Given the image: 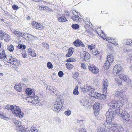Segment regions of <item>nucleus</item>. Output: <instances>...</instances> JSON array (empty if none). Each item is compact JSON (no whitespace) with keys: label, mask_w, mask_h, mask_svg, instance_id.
<instances>
[{"label":"nucleus","mask_w":132,"mask_h":132,"mask_svg":"<svg viewBox=\"0 0 132 132\" xmlns=\"http://www.w3.org/2000/svg\"><path fill=\"white\" fill-rule=\"evenodd\" d=\"M26 128L22 126L19 127H15V130L17 132H24Z\"/></svg>","instance_id":"nucleus-17"},{"label":"nucleus","mask_w":132,"mask_h":132,"mask_svg":"<svg viewBox=\"0 0 132 132\" xmlns=\"http://www.w3.org/2000/svg\"><path fill=\"white\" fill-rule=\"evenodd\" d=\"M94 111V114L95 116H96L99 113L98 112L99 111Z\"/></svg>","instance_id":"nucleus-63"},{"label":"nucleus","mask_w":132,"mask_h":132,"mask_svg":"<svg viewBox=\"0 0 132 132\" xmlns=\"http://www.w3.org/2000/svg\"><path fill=\"white\" fill-rule=\"evenodd\" d=\"M119 113L121 114L122 118L123 120L128 121L130 119V116L127 112L121 110L119 111Z\"/></svg>","instance_id":"nucleus-3"},{"label":"nucleus","mask_w":132,"mask_h":132,"mask_svg":"<svg viewBox=\"0 0 132 132\" xmlns=\"http://www.w3.org/2000/svg\"><path fill=\"white\" fill-rule=\"evenodd\" d=\"M102 33L101 34V36L104 39H106V36H105V34L102 31Z\"/></svg>","instance_id":"nucleus-57"},{"label":"nucleus","mask_w":132,"mask_h":132,"mask_svg":"<svg viewBox=\"0 0 132 132\" xmlns=\"http://www.w3.org/2000/svg\"><path fill=\"white\" fill-rule=\"evenodd\" d=\"M79 132H86L84 128H79Z\"/></svg>","instance_id":"nucleus-50"},{"label":"nucleus","mask_w":132,"mask_h":132,"mask_svg":"<svg viewBox=\"0 0 132 132\" xmlns=\"http://www.w3.org/2000/svg\"><path fill=\"white\" fill-rule=\"evenodd\" d=\"M123 44L126 45H129L130 46H132V42L130 39H127L123 40Z\"/></svg>","instance_id":"nucleus-25"},{"label":"nucleus","mask_w":132,"mask_h":132,"mask_svg":"<svg viewBox=\"0 0 132 132\" xmlns=\"http://www.w3.org/2000/svg\"><path fill=\"white\" fill-rule=\"evenodd\" d=\"M42 46L43 47H44L46 49H48L49 48V45L47 43H43L42 44Z\"/></svg>","instance_id":"nucleus-41"},{"label":"nucleus","mask_w":132,"mask_h":132,"mask_svg":"<svg viewBox=\"0 0 132 132\" xmlns=\"http://www.w3.org/2000/svg\"><path fill=\"white\" fill-rule=\"evenodd\" d=\"M81 57L85 61L87 60L90 58V55L88 52L83 51L80 54Z\"/></svg>","instance_id":"nucleus-8"},{"label":"nucleus","mask_w":132,"mask_h":132,"mask_svg":"<svg viewBox=\"0 0 132 132\" xmlns=\"http://www.w3.org/2000/svg\"><path fill=\"white\" fill-rule=\"evenodd\" d=\"M109 125L108 128H107L109 130V131L110 130H113L114 131H117L118 130L117 128L116 125L114 124H109Z\"/></svg>","instance_id":"nucleus-15"},{"label":"nucleus","mask_w":132,"mask_h":132,"mask_svg":"<svg viewBox=\"0 0 132 132\" xmlns=\"http://www.w3.org/2000/svg\"><path fill=\"white\" fill-rule=\"evenodd\" d=\"M81 67L84 69H86V68L85 66V65L84 63H82L81 64Z\"/></svg>","instance_id":"nucleus-51"},{"label":"nucleus","mask_w":132,"mask_h":132,"mask_svg":"<svg viewBox=\"0 0 132 132\" xmlns=\"http://www.w3.org/2000/svg\"><path fill=\"white\" fill-rule=\"evenodd\" d=\"M104 128L101 127H98L97 129V132H109V130L108 129L106 126L103 127Z\"/></svg>","instance_id":"nucleus-16"},{"label":"nucleus","mask_w":132,"mask_h":132,"mask_svg":"<svg viewBox=\"0 0 132 132\" xmlns=\"http://www.w3.org/2000/svg\"><path fill=\"white\" fill-rule=\"evenodd\" d=\"M117 104V108H119L120 106H121L123 105V104L120 101H116V104Z\"/></svg>","instance_id":"nucleus-39"},{"label":"nucleus","mask_w":132,"mask_h":132,"mask_svg":"<svg viewBox=\"0 0 132 132\" xmlns=\"http://www.w3.org/2000/svg\"><path fill=\"white\" fill-rule=\"evenodd\" d=\"M76 61V60L74 58H69L66 60V61L69 62H75Z\"/></svg>","instance_id":"nucleus-40"},{"label":"nucleus","mask_w":132,"mask_h":132,"mask_svg":"<svg viewBox=\"0 0 132 132\" xmlns=\"http://www.w3.org/2000/svg\"><path fill=\"white\" fill-rule=\"evenodd\" d=\"M12 7L14 10H17L18 9V6L15 5H13Z\"/></svg>","instance_id":"nucleus-59"},{"label":"nucleus","mask_w":132,"mask_h":132,"mask_svg":"<svg viewBox=\"0 0 132 132\" xmlns=\"http://www.w3.org/2000/svg\"><path fill=\"white\" fill-rule=\"evenodd\" d=\"M14 88L15 90L19 92H21L22 90L21 85L20 84L18 85L16 84L14 86Z\"/></svg>","instance_id":"nucleus-21"},{"label":"nucleus","mask_w":132,"mask_h":132,"mask_svg":"<svg viewBox=\"0 0 132 132\" xmlns=\"http://www.w3.org/2000/svg\"><path fill=\"white\" fill-rule=\"evenodd\" d=\"M13 121L16 125V127H19L22 126L21 122L19 120L14 119L13 120Z\"/></svg>","instance_id":"nucleus-30"},{"label":"nucleus","mask_w":132,"mask_h":132,"mask_svg":"<svg viewBox=\"0 0 132 132\" xmlns=\"http://www.w3.org/2000/svg\"><path fill=\"white\" fill-rule=\"evenodd\" d=\"M107 61L112 63L114 61L113 56L112 54H109L107 57Z\"/></svg>","instance_id":"nucleus-20"},{"label":"nucleus","mask_w":132,"mask_h":132,"mask_svg":"<svg viewBox=\"0 0 132 132\" xmlns=\"http://www.w3.org/2000/svg\"><path fill=\"white\" fill-rule=\"evenodd\" d=\"M54 87L51 86H47L46 89L50 91H52L54 93V91L55 90V89H54Z\"/></svg>","instance_id":"nucleus-37"},{"label":"nucleus","mask_w":132,"mask_h":132,"mask_svg":"<svg viewBox=\"0 0 132 132\" xmlns=\"http://www.w3.org/2000/svg\"><path fill=\"white\" fill-rule=\"evenodd\" d=\"M78 76V73L77 72H76L73 75V78L76 79L77 78Z\"/></svg>","instance_id":"nucleus-53"},{"label":"nucleus","mask_w":132,"mask_h":132,"mask_svg":"<svg viewBox=\"0 0 132 132\" xmlns=\"http://www.w3.org/2000/svg\"><path fill=\"white\" fill-rule=\"evenodd\" d=\"M88 48L90 50H92L93 48V45L92 44L88 46Z\"/></svg>","instance_id":"nucleus-60"},{"label":"nucleus","mask_w":132,"mask_h":132,"mask_svg":"<svg viewBox=\"0 0 132 132\" xmlns=\"http://www.w3.org/2000/svg\"><path fill=\"white\" fill-rule=\"evenodd\" d=\"M78 86H76L73 91V93L75 95H78L79 92L78 90Z\"/></svg>","instance_id":"nucleus-36"},{"label":"nucleus","mask_w":132,"mask_h":132,"mask_svg":"<svg viewBox=\"0 0 132 132\" xmlns=\"http://www.w3.org/2000/svg\"><path fill=\"white\" fill-rule=\"evenodd\" d=\"M103 87L107 88L108 85V81L107 79H104L103 80Z\"/></svg>","instance_id":"nucleus-27"},{"label":"nucleus","mask_w":132,"mask_h":132,"mask_svg":"<svg viewBox=\"0 0 132 132\" xmlns=\"http://www.w3.org/2000/svg\"><path fill=\"white\" fill-rule=\"evenodd\" d=\"M115 39H114L113 40L112 39V40L111 41V42H110V43H111L114 44V45H117V44L115 42Z\"/></svg>","instance_id":"nucleus-58"},{"label":"nucleus","mask_w":132,"mask_h":132,"mask_svg":"<svg viewBox=\"0 0 132 132\" xmlns=\"http://www.w3.org/2000/svg\"><path fill=\"white\" fill-rule=\"evenodd\" d=\"M3 38L5 40H7L10 38V36L6 33H3L2 31L0 36V39H2Z\"/></svg>","instance_id":"nucleus-12"},{"label":"nucleus","mask_w":132,"mask_h":132,"mask_svg":"<svg viewBox=\"0 0 132 132\" xmlns=\"http://www.w3.org/2000/svg\"><path fill=\"white\" fill-rule=\"evenodd\" d=\"M57 20L59 21L62 22L68 21L66 18L64 16H61L58 18Z\"/></svg>","instance_id":"nucleus-28"},{"label":"nucleus","mask_w":132,"mask_h":132,"mask_svg":"<svg viewBox=\"0 0 132 132\" xmlns=\"http://www.w3.org/2000/svg\"><path fill=\"white\" fill-rule=\"evenodd\" d=\"M105 93H103V94H101V100L102 99H105L106 98V96L104 95Z\"/></svg>","instance_id":"nucleus-55"},{"label":"nucleus","mask_w":132,"mask_h":132,"mask_svg":"<svg viewBox=\"0 0 132 132\" xmlns=\"http://www.w3.org/2000/svg\"><path fill=\"white\" fill-rule=\"evenodd\" d=\"M7 49L11 52H12L14 50V47L11 44L7 45Z\"/></svg>","instance_id":"nucleus-33"},{"label":"nucleus","mask_w":132,"mask_h":132,"mask_svg":"<svg viewBox=\"0 0 132 132\" xmlns=\"http://www.w3.org/2000/svg\"><path fill=\"white\" fill-rule=\"evenodd\" d=\"M0 118L6 120H9V118L6 117L5 114L2 112H0Z\"/></svg>","instance_id":"nucleus-23"},{"label":"nucleus","mask_w":132,"mask_h":132,"mask_svg":"<svg viewBox=\"0 0 132 132\" xmlns=\"http://www.w3.org/2000/svg\"><path fill=\"white\" fill-rule=\"evenodd\" d=\"M120 79L128 83L129 84H131V80L128 77L124 75L123 74H121L119 76Z\"/></svg>","instance_id":"nucleus-7"},{"label":"nucleus","mask_w":132,"mask_h":132,"mask_svg":"<svg viewBox=\"0 0 132 132\" xmlns=\"http://www.w3.org/2000/svg\"><path fill=\"white\" fill-rule=\"evenodd\" d=\"M73 44L75 46L77 47H79L80 46L83 47H84L85 46L84 45L82 42L78 39L74 42Z\"/></svg>","instance_id":"nucleus-13"},{"label":"nucleus","mask_w":132,"mask_h":132,"mask_svg":"<svg viewBox=\"0 0 132 132\" xmlns=\"http://www.w3.org/2000/svg\"><path fill=\"white\" fill-rule=\"evenodd\" d=\"M95 89L92 87L90 86V88H89V90H88V92L92 93L95 90Z\"/></svg>","instance_id":"nucleus-47"},{"label":"nucleus","mask_w":132,"mask_h":132,"mask_svg":"<svg viewBox=\"0 0 132 132\" xmlns=\"http://www.w3.org/2000/svg\"><path fill=\"white\" fill-rule=\"evenodd\" d=\"M117 104H116V101H113L109 104V105L110 106L109 108L112 109V110H113L115 108H117Z\"/></svg>","instance_id":"nucleus-18"},{"label":"nucleus","mask_w":132,"mask_h":132,"mask_svg":"<svg viewBox=\"0 0 132 132\" xmlns=\"http://www.w3.org/2000/svg\"><path fill=\"white\" fill-rule=\"evenodd\" d=\"M112 39H111L109 37H108L106 39V40L108 41L109 43H110L111 42Z\"/></svg>","instance_id":"nucleus-62"},{"label":"nucleus","mask_w":132,"mask_h":132,"mask_svg":"<svg viewBox=\"0 0 132 132\" xmlns=\"http://www.w3.org/2000/svg\"><path fill=\"white\" fill-rule=\"evenodd\" d=\"M74 67L73 65L70 63H67L66 64V67L69 69H72Z\"/></svg>","instance_id":"nucleus-35"},{"label":"nucleus","mask_w":132,"mask_h":132,"mask_svg":"<svg viewBox=\"0 0 132 132\" xmlns=\"http://www.w3.org/2000/svg\"><path fill=\"white\" fill-rule=\"evenodd\" d=\"M72 27L75 29H78L79 28V26L77 24H73L72 25Z\"/></svg>","instance_id":"nucleus-43"},{"label":"nucleus","mask_w":132,"mask_h":132,"mask_svg":"<svg viewBox=\"0 0 132 132\" xmlns=\"http://www.w3.org/2000/svg\"><path fill=\"white\" fill-rule=\"evenodd\" d=\"M100 106V103L98 102L96 103H95L93 106V109L94 111H99Z\"/></svg>","instance_id":"nucleus-22"},{"label":"nucleus","mask_w":132,"mask_h":132,"mask_svg":"<svg viewBox=\"0 0 132 132\" xmlns=\"http://www.w3.org/2000/svg\"><path fill=\"white\" fill-rule=\"evenodd\" d=\"M5 108L8 110H11L12 113L18 117L21 118L23 116V113L19 106L14 105H7L5 106Z\"/></svg>","instance_id":"nucleus-1"},{"label":"nucleus","mask_w":132,"mask_h":132,"mask_svg":"<svg viewBox=\"0 0 132 132\" xmlns=\"http://www.w3.org/2000/svg\"><path fill=\"white\" fill-rule=\"evenodd\" d=\"M13 33L17 37H23L22 33L20 32L15 30L14 31Z\"/></svg>","instance_id":"nucleus-32"},{"label":"nucleus","mask_w":132,"mask_h":132,"mask_svg":"<svg viewBox=\"0 0 132 132\" xmlns=\"http://www.w3.org/2000/svg\"><path fill=\"white\" fill-rule=\"evenodd\" d=\"M97 95L96 96V98H98V99H99L101 100V94H99V93H97Z\"/></svg>","instance_id":"nucleus-56"},{"label":"nucleus","mask_w":132,"mask_h":132,"mask_svg":"<svg viewBox=\"0 0 132 132\" xmlns=\"http://www.w3.org/2000/svg\"><path fill=\"white\" fill-rule=\"evenodd\" d=\"M88 68L89 71L94 73L96 74L98 72V69L96 68L93 64H89L88 65Z\"/></svg>","instance_id":"nucleus-5"},{"label":"nucleus","mask_w":132,"mask_h":132,"mask_svg":"<svg viewBox=\"0 0 132 132\" xmlns=\"http://www.w3.org/2000/svg\"><path fill=\"white\" fill-rule=\"evenodd\" d=\"M62 104V101H61L60 99L56 100L54 105V107L52 108L53 110L56 112L59 111L61 108Z\"/></svg>","instance_id":"nucleus-2"},{"label":"nucleus","mask_w":132,"mask_h":132,"mask_svg":"<svg viewBox=\"0 0 132 132\" xmlns=\"http://www.w3.org/2000/svg\"><path fill=\"white\" fill-rule=\"evenodd\" d=\"M58 74V75L60 77H62L63 76V72L61 71H60L59 72Z\"/></svg>","instance_id":"nucleus-54"},{"label":"nucleus","mask_w":132,"mask_h":132,"mask_svg":"<svg viewBox=\"0 0 132 132\" xmlns=\"http://www.w3.org/2000/svg\"><path fill=\"white\" fill-rule=\"evenodd\" d=\"M111 64V63L108 62V61H106L104 65V69L106 70L108 69Z\"/></svg>","instance_id":"nucleus-29"},{"label":"nucleus","mask_w":132,"mask_h":132,"mask_svg":"<svg viewBox=\"0 0 132 132\" xmlns=\"http://www.w3.org/2000/svg\"><path fill=\"white\" fill-rule=\"evenodd\" d=\"M71 18L74 21H76L77 22H79V17L78 15H75V16H72Z\"/></svg>","instance_id":"nucleus-34"},{"label":"nucleus","mask_w":132,"mask_h":132,"mask_svg":"<svg viewBox=\"0 0 132 132\" xmlns=\"http://www.w3.org/2000/svg\"><path fill=\"white\" fill-rule=\"evenodd\" d=\"M71 113V111L69 110H68L64 112V114L67 116H69L70 115Z\"/></svg>","instance_id":"nucleus-48"},{"label":"nucleus","mask_w":132,"mask_h":132,"mask_svg":"<svg viewBox=\"0 0 132 132\" xmlns=\"http://www.w3.org/2000/svg\"><path fill=\"white\" fill-rule=\"evenodd\" d=\"M23 35V37L27 36L28 39L30 40H36L37 38L36 36H34L27 33H24Z\"/></svg>","instance_id":"nucleus-10"},{"label":"nucleus","mask_w":132,"mask_h":132,"mask_svg":"<svg viewBox=\"0 0 132 132\" xmlns=\"http://www.w3.org/2000/svg\"><path fill=\"white\" fill-rule=\"evenodd\" d=\"M103 124L104 126H106V125L107 126V125H108V123L107 121H106L105 120H104L103 121Z\"/></svg>","instance_id":"nucleus-61"},{"label":"nucleus","mask_w":132,"mask_h":132,"mask_svg":"<svg viewBox=\"0 0 132 132\" xmlns=\"http://www.w3.org/2000/svg\"><path fill=\"white\" fill-rule=\"evenodd\" d=\"M114 110H112V109L109 108L108 111L106 114V118H114L116 114L114 113Z\"/></svg>","instance_id":"nucleus-6"},{"label":"nucleus","mask_w":132,"mask_h":132,"mask_svg":"<svg viewBox=\"0 0 132 132\" xmlns=\"http://www.w3.org/2000/svg\"><path fill=\"white\" fill-rule=\"evenodd\" d=\"M89 88H90V86L87 85H85L84 87H81V92L85 93L87 92H88V90H89Z\"/></svg>","instance_id":"nucleus-19"},{"label":"nucleus","mask_w":132,"mask_h":132,"mask_svg":"<svg viewBox=\"0 0 132 132\" xmlns=\"http://www.w3.org/2000/svg\"><path fill=\"white\" fill-rule=\"evenodd\" d=\"M115 95L117 97H121L123 95V91L121 90L117 91L115 93Z\"/></svg>","instance_id":"nucleus-26"},{"label":"nucleus","mask_w":132,"mask_h":132,"mask_svg":"<svg viewBox=\"0 0 132 132\" xmlns=\"http://www.w3.org/2000/svg\"><path fill=\"white\" fill-rule=\"evenodd\" d=\"M115 81H116V82L117 83V84H118V86H120L122 85V82L120 80H118L117 78H116L115 79Z\"/></svg>","instance_id":"nucleus-45"},{"label":"nucleus","mask_w":132,"mask_h":132,"mask_svg":"<svg viewBox=\"0 0 132 132\" xmlns=\"http://www.w3.org/2000/svg\"><path fill=\"white\" fill-rule=\"evenodd\" d=\"M113 119L114 118H106V120L108 123V125H107L106 126L107 128H109L108 127L109 125H110L109 124H112V122Z\"/></svg>","instance_id":"nucleus-31"},{"label":"nucleus","mask_w":132,"mask_h":132,"mask_svg":"<svg viewBox=\"0 0 132 132\" xmlns=\"http://www.w3.org/2000/svg\"><path fill=\"white\" fill-rule=\"evenodd\" d=\"M107 46L108 47V48L110 49L111 50V49L112 48V46L110 44H109L107 45Z\"/></svg>","instance_id":"nucleus-64"},{"label":"nucleus","mask_w":132,"mask_h":132,"mask_svg":"<svg viewBox=\"0 0 132 132\" xmlns=\"http://www.w3.org/2000/svg\"><path fill=\"white\" fill-rule=\"evenodd\" d=\"M127 97L125 96H123L122 98V99H121V100L122 102L123 103L125 102L127 100Z\"/></svg>","instance_id":"nucleus-42"},{"label":"nucleus","mask_w":132,"mask_h":132,"mask_svg":"<svg viewBox=\"0 0 132 132\" xmlns=\"http://www.w3.org/2000/svg\"><path fill=\"white\" fill-rule=\"evenodd\" d=\"M7 55L5 53V51L3 49H1L0 50V59L4 60L6 58Z\"/></svg>","instance_id":"nucleus-11"},{"label":"nucleus","mask_w":132,"mask_h":132,"mask_svg":"<svg viewBox=\"0 0 132 132\" xmlns=\"http://www.w3.org/2000/svg\"><path fill=\"white\" fill-rule=\"evenodd\" d=\"M74 51L73 48H70L68 50V53L67 54L66 56L67 57H70Z\"/></svg>","instance_id":"nucleus-24"},{"label":"nucleus","mask_w":132,"mask_h":132,"mask_svg":"<svg viewBox=\"0 0 132 132\" xmlns=\"http://www.w3.org/2000/svg\"><path fill=\"white\" fill-rule=\"evenodd\" d=\"M32 92V91L31 89L28 88H27L26 91V94L29 95H31Z\"/></svg>","instance_id":"nucleus-38"},{"label":"nucleus","mask_w":132,"mask_h":132,"mask_svg":"<svg viewBox=\"0 0 132 132\" xmlns=\"http://www.w3.org/2000/svg\"><path fill=\"white\" fill-rule=\"evenodd\" d=\"M97 93L93 92L92 93H91V95L92 97H95L96 98L97 95Z\"/></svg>","instance_id":"nucleus-49"},{"label":"nucleus","mask_w":132,"mask_h":132,"mask_svg":"<svg viewBox=\"0 0 132 132\" xmlns=\"http://www.w3.org/2000/svg\"><path fill=\"white\" fill-rule=\"evenodd\" d=\"M18 47L19 48L23 49L26 48V46L24 45L21 44L18 45Z\"/></svg>","instance_id":"nucleus-44"},{"label":"nucleus","mask_w":132,"mask_h":132,"mask_svg":"<svg viewBox=\"0 0 132 132\" xmlns=\"http://www.w3.org/2000/svg\"><path fill=\"white\" fill-rule=\"evenodd\" d=\"M10 62L9 63L12 64L14 65H16L18 64V61L12 57V56H10L9 58Z\"/></svg>","instance_id":"nucleus-14"},{"label":"nucleus","mask_w":132,"mask_h":132,"mask_svg":"<svg viewBox=\"0 0 132 132\" xmlns=\"http://www.w3.org/2000/svg\"><path fill=\"white\" fill-rule=\"evenodd\" d=\"M121 67L119 64H116L114 66L113 70V73L115 76L118 75L121 72Z\"/></svg>","instance_id":"nucleus-4"},{"label":"nucleus","mask_w":132,"mask_h":132,"mask_svg":"<svg viewBox=\"0 0 132 132\" xmlns=\"http://www.w3.org/2000/svg\"><path fill=\"white\" fill-rule=\"evenodd\" d=\"M32 26L36 29H37L39 30H42L43 29V26L35 21L32 22L31 23Z\"/></svg>","instance_id":"nucleus-9"},{"label":"nucleus","mask_w":132,"mask_h":132,"mask_svg":"<svg viewBox=\"0 0 132 132\" xmlns=\"http://www.w3.org/2000/svg\"><path fill=\"white\" fill-rule=\"evenodd\" d=\"M29 54L32 57L35 56L36 55V54L33 51Z\"/></svg>","instance_id":"nucleus-52"},{"label":"nucleus","mask_w":132,"mask_h":132,"mask_svg":"<svg viewBox=\"0 0 132 132\" xmlns=\"http://www.w3.org/2000/svg\"><path fill=\"white\" fill-rule=\"evenodd\" d=\"M47 67L49 69H52L53 68V65L50 62H48L47 64Z\"/></svg>","instance_id":"nucleus-46"}]
</instances>
